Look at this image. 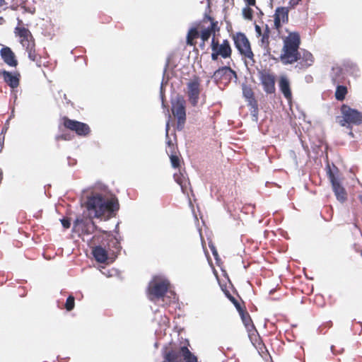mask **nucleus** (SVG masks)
Here are the masks:
<instances>
[{
  "label": "nucleus",
  "instance_id": "1",
  "mask_svg": "<svg viewBox=\"0 0 362 362\" xmlns=\"http://www.w3.org/2000/svg\"><path fill=\"white\" fill-rule=\"evenodd\" d=\"M88 211L87 215L76 218L74 223V229L77 232L90 234L95 229L93 218L107 221L119 208L117 198L109 190L108 187L102 184L96 183L92 188L85 203Z\"/></svg>",
  "mask_w": 362,
  "mask_h": 362
},
{
  "label": "nucleus",
  "instance_id": "2",
  "mask_svg": "<svg viewBox=\"0 0 362 362\" xmlns=\"http://www.w3.org/2000/svg\"><path fill=\"white\" fill-rule=\"evenodd\" d=\"M284 42L281 61L285 64L296 62L300 56L298 50L300 45L299 35L296 33H290Z\"/></svg>",
  "mask_w": 362,
  "mask_h": 362
},
{
  "label": "nucleus",
  "instance_id": "3",
  "mask_svg": "<svg viewBox=\"0 0 362 362\" xmlns=\"http://www.w3.org/2000/svg\"><path fill=\"white\" fill-rule=\"evenodd\" d=\"M257 37L259 38V46L262 49L264 55L272 56V53L277 52L274 43L269 41L270 30L267 25L260 27L258 25L255 26Z\"/></svg>",
  "mask_w": 362,
  "mask_h": 362
},
{
  "label": "nucleus",
  "instance_id": "4",
  "mask_svg": "<svg viewBox=\"0 0 362 362\" xmlns=\"http://www.w3.org/2000/svg\"><path fill=\"white\" fill-rule=\"evenodd\" d=\"M341 112L342 117L341 119L339 120V123L342 127L351 129V125H358L362 122V114L358 110L344 105L341 106Z\"/></svg>",
  "mask_w": 362,
  "mask_h": 362
},
{
  "label": "nucleus",
  "instance_id": "5",
  "mask_svg": "<svg viewBox=\"0 0 362 362\" xmlns=\"http://www.w3.org/2000/svg\"><path fill=\"white\" fill-rule=\"evenodd\" d=\"M338 170L335 166L331 168L327 165V173L332 183V189L338 201L344 202L346 199V193L344 188L341 186L339 176Z\"/></svg>",
  "mask_w": 362,
  "mask_h": 362
},
{
  "label": "nucleus",
  "instance_id": "6",
  "mask_svg": "<svg viewBox=\"0 0 362 362\" xmlns=\"http://www.w3.org/2000/svg\"><path fill=\"white\" fill-rule=\"evenodd\" d=\"M170 282L163 276H156L150 282L148 286L149 298H160L167 292Z\"/></svg>",
  "mask_w": 362,
  "mask_h": 362
},
{
  "label": "nucleus",
  "instance_id": "7",
  "mask_svg": "<svg viewBox=\"0 0 362 362\" xmlns=\"http://www.w3.org/2000/svg\"><path fill=\"white\" fill-rule=\"evenodd\" d=\"M172 112L177 119V129L182 130L186 121L185 100L182 97L177 96L173 100Z\"/></svg>",
  "mask_w": 362,
  "mask_h": 362
},
{
  "label": "nucleus",
  "instance_id": "8",
  "mask_svg": "<svg viewBox=\"0 0 362 362\" xmlns=\"http://www.w3.org/2000/svg\"><path fill=\"white\" fill-rule=\"evenodd\" d=\"M234 42L236 48L245 57L253 59L254 54L252 52L250 44L246 36L243 33H238L234 37Z\"/></svg>",
  "mask_w": 362,
  "mask_h": 362
},
{
  "label": "nucleus",
  "instance_id": "9",
  "mask_svg": "<svg viewBox=\"0 0 362 362\" xmlns=\"http://www.w3.org/2000/svg\"><path fill=\"white\" fill-rule=\"evenodd\" d=\"M259 79L263 86L264 90L267 93L275 92V76L267 71L259 73Z\"/></svg>",
  "mask_w": 362,
  "mask_h": 362
},
{
  "label": "nucleus",
  "instance_id": "10",
  "mask_svg": "<svg viewBox=\"0 0 362 362\" xmlns=\"http://www.w3.org/2000/svg\"><path fill=\"white\" fill-rule=\"evenodd\" d=\"M211 50H215L223 58H228L231 55V48L228 40H225L221 44L216 41L214 37L211 40Z\"/></svg>",
  "mask_w": 362,
  "mask_h": 362
},
{
  "label": "nucleus",
  "instance_id": "11",
  "mask_svg": "<svg viewBox=\"0 0 362 362\" xmlns=\"http://www.w3.org/2000/svg\"><path fill=\"white\" fill-rule=\"evenodd\" d=\"M64 126L66 128L76 132V134L80 136H86L90 132L89 127L86 124L74 120L68 119H65Z\"/></svg>",
  "mask_w": 362,
  "mask_h": 362
},
{
  "label": "nucleus",
  "instance_id": "12",
  "mask_svg": "<svg viewBox=\"0 0 362 362\" xmlns=\"http://www.w3.org/2000/svg\"><path fill=\"white\" fill-rule=\"evenodd\" d=\"M189 100L193 106L198 103L200 93L199 83L197 80L192 81L187 84Z\"/></svg>",
  "mask_w": 362,
  "mask_h": 362
},
{
  "label": "nucleus",
  "instance_id": "13",
  "mask_svg": "<svg viewBox=\"0 0 362 362\" xmlns=\"http://www.w3.org/2000/svg\"><path fill=\"white\" fill-rule=\"evenodd\" d=\"M216 81L226 80L231 81L233 78H237L236 73L228 66H223L216 70L213 75Z\"/></svg>",
  "mask_w": 362,
  "mask_h": 362
},
{
  "label": "nucleus",
  "instance_id": "14",
  "mask_svg": "<svg viewBox=\"0 0 362 362\" xmlns=\"http://www.w3.org/2000/svg\"><path fill=\"white\" fill-rule=\"evenodd\" d=\"M0 55L3 61L9 66L16 67L18 65V61L16 59V55L10 47H2L0 50Z\"/></svg>",
  "mask_w": 362,
  "mask_h": 362
},
{
  "label": "nucleus",
  "instance_id": "15",
  "mask_svg": "<svg viewBox=\"0 0 362 362\" xmlns=\"http://www.w3.org/2000/svg\"><path fill=\"white\" fill-rule=\"evenodd\" d=\"M288 11L286 8L280 7L277 8L274 14V25L276 29H279L283 23L288 21Z\"/></svg>",
  "mask_w": 362,
  "mask_h": 362
},
{
  "label": "nucleus",
  "instance_id": "16",
  "mask_svg": "<svg viewBox=\"0 0 362 362\" xmlns=\"http://www.w3.org/2000/svg\"><path fill=\"white\" fill-rule=\"evenodd\" d=\"M0 74L3 76L4 81L12 88H15L19 85L20 74L18 73H12L7 71H0Z\"/></svg>",
  "mask_w": 362,
  "mask_h": 362
},
{
  "label": "nucleus",
  "instance_id": "17",
  "mask_svg": "<svg viewBox=\"0 0 362 362\" xmlns=\"http://www.w3.org/2000/svg\"><path fill=\"white\" fill-rule=\"evenodd\" d=\"M243 93L244 97L248 100L249 105L252 106L253 110H252V115L255 117V119H257V102L253 98V92L252 89L247 86H243Z\"/></svg>",
  "mask_w": 362,
  "mask_h": 362
},
{
  "label": "nucleus",
  "instance_id": "18",
  "mask_svg": "<svg viewBox=\"0 0 362 362\" xmlns=\"http://www.w3.org/2000/svg\"><path fill=\"white\" fill-rule=\"evenodd\" d=\"M279 88L284 97L287 100L291 99V91L290 89V83L286 76H281L279 79Z\"/></svg>",
  "mask_w": 362,
  "mask_h": 362
},
{
  "label": "nucleus",
  "instance_id": "19",
  "mask_svg": "<svg viewBox=\"0 0 362 362\" xmlns=\"http://www.w3.org/2000/svg\"><path fill=\"white\" fill-rule=\"evenodd\" d=\"M180 353L181 354L182 362H197V356L192 354L187 346H181L180 348Z\"/></svg>",
  "mask_w": 362,
  "mask_h": 362
},
{
  "label": "nucleus",
  "instance_id": "20",
  "mask_svg": "<svg viewBox=\"0 0 362 362\" xmlns=\"http://www.w3.org/2000/svg\"><path fill=\"white\" fill-rule=\"evenodd\" d=\"M93 255L98 262L104 263L107 259V251L100 246H97L93 249Z\"/></svg>",
  "mask_w": 362,
  "mask_h": 362
},
{
  "label": "nucleus",
  "instance_id": "21",
  "mask_svg": "<svg viewBox=\"0 0 362 362\" xmlns=\"http://www.w3.org/2000/svg\"><path fill=\"white\" fill-rule=\"evenodd\" d=\"M174 178L176 182L180 186L182 192L187 194V187L189 185L188 179L181 173H175Z\"/></svg>",
  "mask_w": 362,
  "mask_h": 362
},
{
  "label": "nucleus",
  "instance_id": "22",
  "mask_svg": "<svg viewBox=\"0 0 362 362\" xmlns=\"http://www.w3.org/2000/svg\"><path fill=\"white\" fill-rule=\"evenodd\" d=\"M165 361L167 362H180L181 361V354L179 350H171L164 354Z\"/></svg>",
  "mask_w": 362,
  "mask_h": 362
},
{
  "label": "nucleus",
  "instance_id": "23",
  "mask_svg": "<svg viewBox=\"0 0 362 362\" xmlns=\"http://www.w3.org/2000/svg\"><path fill=\"white\" fill-rule=\"evenodd\" d=\"M298 58H299L298 59L301 60L300 63H303V64H302L303 67L310 66L312 65V64L314 62L313 54L308 51H304L303 52L302 57L300 55L298 57Z\"/></svg>",
  "mask_w": 362,
  "mask_h": 362
},
{
  "label": "nucleus",
  "instance_id": "24",
  "mask_svg": "<svg viewBox=\"0 0 362 362\" xmlns=\"http://www.w3.org/2000/svg\"><path fill=\"white\" fill-rule=\"evenodd\" d=\"M230 300L233 303L238 310L240 313L242 320L245 325L252 323V320L247 313H243L241 312L240 305L238 302L232 296L229 297Z\"/></svg>",
  "mask_w": 362,
  "mask_h": 362
},
{
  "label": "nucleus",
  "instance_id": "25",
  "mask_svg": "<svg viewBox=\"0 0 362 362\" xmlns=\"http://www.w3.org/2000/svg\"><path fill=\"white\" fill-rule=\"evenodd\" d=\"M245 327L247 329L250 341L253 344H255L257 341L258 334L254 325L252 322L247 325H245Z\"/></svg>",
  "mask_w": 362,
  "mask_h": 362
},
{
  "label": "nucleus",
  "instance_id": "26",
  "mask_svg": "<svg viewBox=\"0 0 362 362\" xmlns=\"http://www.w3.org/2000/svg\"><path fill=\"white\" fill-rule=\"evenodd\" d=\"M216 24L215 23H211V25L206 29H204L201 33V38L203 42L207 41L211 33L214 32L215 27Z\"/></svg>",
  "mask_w": 362,
  "mask_h": 362
},
{
  "label": "nucleus",
  "instance_id": "27",
  "mask_svg": "<svg viewBox=\"0 0 362 362\" xmlns=\"http://www.w3.org/2000/svg\"><path fill=\"white\" fill-rule=\"evenodd\" d=\"M199 36V32L196 28H191L187 35V44L194 45V40Z\"/></svg>",
  "mask_w": 362,
  "mask_h": 362
},
{
  "label": "nucleus",
  "instance_id": "28",
  "mask_svg": "<svg viewBox=\"0 0 362 362\" xmlns=\"http://www.w3.org/2000/svg\"><path fill=\"white\" fill-rule=\"evenodd\" d=\"M347 93V88L344 86H338L335 92V97L338 100H343Z\"/></svg>",
  "mask_w": 362,
  "mask_h": 362
},
{
  "label": "nucleus",
  "instance_id": "29",
  "mask_svg": "<svg viewBox=\"0 0 362 362\" xmlns=\"http://www.w3.org/2000/svg\"><path fill=\"white\" fill-rule=\"evenodd\" d=\"M15 33L20 37H32L30 32L25 28L16 27Z\"/></svg>",
  "mask_w": 362,
  "mask_h": 362
},
{
  "label": "nucleus",
  "instance_id": "30",
  "mask_svg": "<svg viewBox=\"0 0 362 362\" xmlns=\"http://www.w3.org/2000/svg\"><path fill=\"white\" fill-rule=\"evenodd\" d=\"M15 33L20 37H32L30 32L25 28L16 27Z\"/></svg>",
  "mask_w": 362,
  "mask_h": 362
},
{
  "label": "nucleus",
  "instance_id": "31",
  "mask_svg": "<svg viewBox=\"0 0 362 362\" xmlns=\"http://www.w3.org/2000/svg\"><path fill=\"white\" fill-rule=\"evenodd\" d=\"M20 39L21 44L25 48H28L34 44L33 37H20Z\"/></svg>",
  "mask_w": 362,
  "mask_h": 362
},
{
  "label": "nucleus",
  "instance_id": "32",
  "mask_svg": "<svg viewBox=\"0 0 362 362\" xmlns=\"http://www.w3.org/2000/svg\"><path fill=\"white\" fill-rule=\"evenodd\" d=\"M65 307L68 311L71 310L74 308V298L73 296H70L68 297Z\"/></svg>",
  "mask_w": 362,
  "mask_h": 362
},
{
  "label": "nucleus",
  "instance_id": "33",
  "mask_svg": "<svg viewBox=\"0 0 362 362\" xmlns=\"http://www.w3.org/2000/svg\"><path fill=\"white\" fill-rule=\"evenodd\" d=\"M34 45H35L33 44L31 46H30V47L25 48L26 51L28 53V57L33 61L35 60V50L33 49Z\"/></svg>",
  "mask_w": 362,
  "mask_h": 362
},
{
  "label": "nucleus",
  "instance_id": "34",
  "mask_svg": "<svg viewBox=\"0 0 362 362\" xmlns=\"http://www.w3.org/2000/svg\"><path fill=\"white\" fill-rule=\"evenodd\" d=\"M243 16L246 19H251L252 17V11L250 8H245L243 10Z\"/></svg>",
  "mask_w": 362,
  "mask_h": 362
},
{
  "label": "nucleus",
  "instance_id": "35",
  "mask_svg": "<svg viewBox=\"0 0 362 362\" xmlns=\"http://www.w3.org/2000/svg\"><path fill=\"white\" fill-rule=\"evenodd\" d=\"M170 161L173 167L177 168L179 165V158L176 156H170Z\"/></svg>",
  "mask_w": 362,
  "mask_h": 362
},
{
  "label": "nucleus",
  "instance_id": "36",
  "mask_svg": "<svg viewBox=\"0 0 362 362\" xmlns=\"http://www.w3.org/2000/svg\"><path fill=\"white\" fill-rule=\"evenodd\" d=\"M64 228H69L71 226L70 221L68 219L62 218L60 220Z\"/></svg>",
  "mask_w": 362,
  "mask_h": 362
},
{
  "label": "nucleus",
  "instance_id": "37",
  "mask_svg": "<svg viewBox=\"0 0 362 362\" xmlns=\"http://www.w3.org/2000/svg\"><path fill=\"white\" fill-rule=\"evenodd\" d=\"M211 51H212V53H211L212 60H214V61L217 60L218 56H220V55L216 52V51H215V50H211Z\"/></svg>",
  "mask_w": 362,
  "mask_h": 362
},
{
  "label": "nucleus",
  "instance_id": "38",
  "mask_svg": "<svg viewBox=\"0 0 362 362\" xmlns=\"http://www.w3.org/2000/svg\"><path fill=\"white\" fill-rule=\"evenodd\" d=\"M300 1V0H291L289 2V5L291 6H295L298 5Z\"/></svg>",
  "mask_w": 362,
  "mask_h": 362
},
{
  "label": "nucleus",
  "instance_id": "39",
  "mask_svg": "<svg viewBox=\"0 0 362 362\" xmlns=\"http://www.w3.org/2000/svg\"><path fill=\"white\" fill-rule=\"evenodd\" d=\"M168 131H169V121L167 122L166 127H165V132H166L167 137L168 136Z\"/></svg>",
  "mask_w": 362,
  "mask_h": 362
},
{
  "label": "nucleus",
  "instance_id": "40",
  "mask_svg": "<svg viewBox=\"0 0 362 362\" xmlns=\"http://www.w3.org/2000/svg\"><path fill=\"white\" fill-rule=\"evenodd\" d=\"M246 1L250 6H253L255 4V0H246Z\"/></svg>",
  "mask_w": 362,
  "mask_h": 362
},
{
  "label": "nucleus",
  "instance_id": "41",
  "mask_svg": "<svg viewBox=\"0 0 362 362\" xmlns=\"http://www.w3.org/2000/svg\"><path fill=\"white\" fill-rule=\"evenodd\" d=\"M211 250H212V253L213 255L216 257L217 256V252L216 250H215L214 247H211Z\"/></svg>",
  "mask_w": 362,
  "mask_h": 362
},
{
  "label": "nucleus",
  "instance_id": "42",
  "mask_svg": "<svg viewBox=\"0 0 362 362\" xmlns=\"http://www.w3.org/2000/svg\"><path fill=\"white\" fill-rule=\"evenodd\" d=\"M4 0H0V6H2L4 4Z\"/></svg>",
  "mask_w": 362,
  "mask_h": 362
},
{
  "label": "nucleus",
  "instance_id": "43",
  "mask_svg": "<svg viewBox=\"0 0 362 362\" xmlns=\"http://www.w3.org/2000/svg\"><path fill=\"white\" fill-rule=\"evenodd\" d=\"M349 135H350V136H354L353 132H349Z\"/></svg>",
  "mask_w": 362,
  "mask_h": 362
},
{
  "label": "nucleus",
  "instance_id": "44",
  "mask_svg": "<svg viewBox=\"0 0 362 362\" xmlns=\"http://www.w3.org/2000/svg\"><path fill=\"white\" fill-rule=\"evenodd\" d=\"M168 144L169 146H170V145H171V141H168Z\"/></svg>",
  "mask_w": 362,
  "mask_h": 362
},
{
  "label": "nucleus",
  "instance_id": "45",
  "mask_svg": "<svg viewBox=\"0 0 362 362\" xmlns=\"http://www.w3.org/2000/svg\"><path fill=\"white\" fill-rule=\"evenodd\" d=\"M163 98V95L161 96ZM162 103H164L163 99L162 98Z\"/></svg>",
  "mask_w": 362,
  "mask_h": 362
},
{
  "label": "nucleus",
  "instance_id": "46",
  "mask_svg": "<svg viewBox=\"0 0 362 362\" xmlns=\"http://www.w3.org/2000/svg\"><path fill=\"white\" fill-rule=\"evenodd\" d=\"M360 199H361V202H362V197H360Z\"/></svg>",
  "mask_w": 362,
  "mask_h": 362
}]
</instances>
